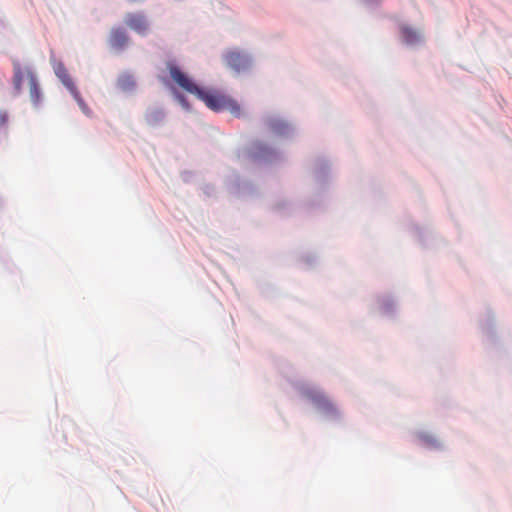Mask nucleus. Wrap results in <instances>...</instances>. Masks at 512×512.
<instances>
[{"label": "nucleus", "instance_id": "obj_8", "mask_svg": "<svg viewBox=\"0 0 512 512\" xmlns=\"http://www.w3.org/2000/svg\"><path fill=\"white\" fill-rule=\"evenodd\" d=\"M268 128L275 134L284 135L288 132L289 126L287 123L280 119L269 118L266 121Z\"/></svg>", "mask_w": 512, "mask_h": 512}, {"label": "nucleus", "instance_id": "obj_5", "mask_svg": "<svg viewBox=\"0 0 512 512\" xmlns=\"http://www.w3.org/2000/svg\"><path fill=\"white\" fill-rule=\"evenodd\" d=\"M129 42V37L126 31L121 27H114L110 32L109 43L110 45L117 49H124Z\"/></svg>", "mask_w": 512, "mask_h": 512}, {"label": "nucleus", "instance_id": "obj_7", "mask_svg": "<svg viewBox=\"0 0 512 512\" xmlns=\"http://www.w3.org/2000/svg\"><path fill=\"white\" fill-rule=\"evenodd\" d=\"M401 36L403 41L408 45L417 44L421 41V34L409 26L401 27Z\"/></svg>", "mask_w": 512, "mask_h": 512}, {"label": "nucleus", "instance_id": "obj_15", "mask_svg": "<svg viewBox=\"0 0 512 512\" xmlns=\"http://www.w3.org/2000/svg\"><path fill=\"white\" fill-rule=\"evenodd\" d=\"M425 441H427L428 443H434L435 442V440L432 437H426Z\"/></svg>", "mask_w": 512, "mask_h": 512}, {"label": "nucleus", "instance_id": "obj_11", "mask_svg": "<svg viewBox=\"0 0 512 512\" xmlns=\"http://www.w3.org/2000/svg\"><path fill=\"white\" fill-rule=\"evenodd\" d=\"M312 400L321 408L324 409H330L332 408V404L329 402V400L321 393H314L311 396Z\"/></svg>", "mask_w": 512, "mask_h": 512}, {"label": "nucleus", "instance_id": "obj_6", "mask_svg": "<svg viewBox=\"0 0 512 512\" xmlns=\"http://www.w3.org/2000/svg\"><path fill=\"white\" fill-rule=\"evenodd\" d=\"M55 74L57 75V77L61 80V82L65 85V87L69 90V91H72L73 89L77 88L72 80V78L70 77L67 69L65 68V66L62 64V63H58L55 68Z\"/></svg>", "mask_w": 512, "mask_h": 512}, {"label": "nucleus", "instance_id": "obj_10", "mask_svg": "<svg viewBox=\"0 0 512 512\" xmlns=\"http://www.w3.org/2000/svg\"><path fill=\"white\" fill-rule=\"evenodd\" d=\"M164 118V113L160 109H152L146 114V122L149 125H156L161 122Z\"/></svg>", "mask_w": 512, "mask_h": 512}, {"label": "nucleus", "instance_id": "obj_3", "mask_svg": "<svg viewBox=\"0 0 512 512\" xmlns=\"http://www.w3.org/2000/svg\"><path fill=\"white\" fill-rule=\"evenodd\" d=\"M124 22L128 28L137 34L144 36L149 31V21L141 12H128L124 17Z\"/></svg>", "mask_w": 512, "mask_h": 512}, {"label": "nucleus", "instance_id": "obj_1", "mask_svg": "<svg viewBox=\"0 0 512 512\" xmlns=\"http://www.w3.org/2000/svg\"><path fill=\"white\" fill-rule=\"evenodd\" d=\"M167 68L172 80L182 90L192 95H195L198 99L203 101L209 109L216 112L226 110L237 117L241 115L240 105L237 103L236 100H234L230 96L222 94L217 91H206L200 88L186 73H184L173 62H168Z\"/></svg>", "mask_w": 512, "mask_h": 512}, {"label": "nucleus", "instance_id": "obj_12", "mask_svg": "<svg viewBox=\"0 0 512 512\" xmlns=\"http://www.w3.org/2000/svg\"><path fill=\"white\" fill-rule=\"evenodd\" d=\"M70 93L73 95V97L76 100V102L78 103L80 109L85 114H89L90 110H89L88 106L86 105V103L84 102V100L82 99V97L80 96V93L78 92L77 88L70 91Z\"/></svg>", "mask_w": 512, "mask_h": 512}, {"label": "nucleus", "instance_id": "obj_9", "mask_svg": "<svg viewBox=\"0 0 512 512\" xmlns=\"http://www.w3.org/2000/svg\"><path fill=\"white\" fill-rule=\"evenodd\" d=\"M135 85L134 76L129 73H123L117 80V86L123 91H132Z\"/></svg>", "mask_w": 512, "mask_h": 512}, {"label": "nucleus", "instance_id": "obj_14", "mask_svg": "<svg viewBox=\"0 0 512 512\" xmlns=\"http://www.w3.org/2000/svg\"><path fill=\"white\" fill-rule=\"evenodd\" d=\"M176 98H177V100L179 101V103H180V104H181L185 109H189V104H188V102H187L186 98H185L183 95H181V94L177 93V94H176Z\"/></svg>", "mask_w": 512, "mask_h": 512}, {"label": "nucleus", "instance_id": "obj_2", "mask_svg": "<svg viewBox=\"0 0 512 512\" xmlns=\"http://www.w3.org/2000/svg\"><path fill=\"white\" fill-rule=\"evenodd\" d=\"M24 82L28 84L31 102L38 107L43 100V95L36 74L30 67H24L19 62H15L13 66V85L16 94L21 93Z\"/></svg>", "mask_w": 512, "mask_h": 512}, {"label": "nucleus", "instance_id": "obj_4", "mask_svg": "<svg viewBox=\"0 0 512 512\" xmlns=\"http://www.w3.org/2000/svg\"><path fill=\"white\" fill-rule=\"evenodd\" d=\"M224 58L226 64L238 73L246 71L251 64L249 57L238 50L227 52Z\"/></svg>", "mask_w": 512, "mask_h": 512}, {"label": "nucleus", "instance_id": "obj_13", "mask_svg": "<svg viewBox=\"0 0 512 512\" xmlns=\"http://www.w3.org/2000/svg\"><path fill=\"white\" fill-rule=\"evenodd\" d=\"M9 115L7 111L1 110L0 111V129L6 126L8 123Z\"/></svg>", "mask_w": 512, "mask_h": 512}]
</instances>
